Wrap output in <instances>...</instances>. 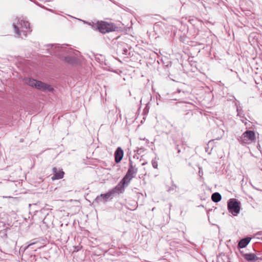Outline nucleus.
<instances>
[{
    "instance_id": "obj_1",
    "label": "nucleus",
    "mask_w": 262,
    "mask_h": 262,
    "mask_svg": "<svg viewBox=\"0 0 262 262\" xmlns=\"http://www.w3.org/2000/svg\"><path fill=\"white\" fill-rule=\"evenodd\" d=\"M25 83L32 87L35 88L42 91L52 92L53 91V88L51 85L33 79H26Z\"/></svg>"
},
{
    "instance_id": "obj_2",
    "label": "nucleus",
    "mask_w": 262,
    "mask_h": 262,
    "mask_svg": "<svg viewBox=\"0 0 262 262\" xmlns=\"http://www.w3.org/2000/svg\"><path fill=\"white\" fill-rule=\"evenodd\" d=\"M13 26L15 33L18 36L21 35V32H23L24 35L26 36L27 33L30 31L29 23L24 20H21L20 21L19 19L16 20V22L13 23Z\"/></svg>"
},
{
    "instance_id": "obj_3",
    "label": "nucleus",
    "mask_w": 262,
    "mask_h": 262,
    "mask_svg": "<svg viewBox=\"0 0 262 262\" xmlns=\"http://www.w3.org/2000/svg\"><path fill=\"white\" fill-rule=\"evenodd\" d=\"M240 203L234 199H230L228 203V209L233 215H237L240 211Z\"/></svg>"
},
{
    "instance_id": "obj_4",
    "label": "nucleus",
    "mask_w": 262,
    "mask_h": 262,
    "mask_svg": "<svg viewBox=\"0 0 262 262\" xmlns=\"http://www.w3.org/2000/svg\"><path fill=\"white\" fill-rule=\"evenodd\" d=\"M98 29L102 33H105L108 32L113 31L116 27L113 24H109L104 21H101L98 23Z\"/></svg>"
},
{
    "instance_id": "obj_5",
    "label": "nucleus",
    "mask_w": 262,
    "mask_h": 262,
    "mask_svg": "<svg viewBox=\"0 0 262 262\" xmlns=\"http://www.w3.org/2000/svg\"><path fill=\"white\" fill-rule=\"evenodd\" d=\"M255 139V133L252 130H247L241 137V142L243 143H248L253 141Z\"/></svg>"
},
{
    "instance_id": "obj_6",
    "label": "nucleus",
    "mask_w": 262,
    "mask_h": 262,
    "mask_svg": "<svg viewBox=\"0 0 262 262\" xmlns=\"http://www.w3.org/2000/svg\"><path fill=\"white\" fill-rule=\"evenodd\" d=\"M114 192L113 190L110 191L106 193L105 194H101L100 195L98 196L95 199V201L97 203H99L102 200H103L104 201L107 200L109 198H110L113 193Z\"/></svg>"
},
{
    "instance_id": "obj_7",
    "label": "nucleus",
    "mask_w": 262,
    "mask_h": 262,
    "mask_svg": "<svg viewBox=\"0 0 262 262\" xmlns=\"http://www.w3.org/2000/svg\"><path fill=\"white\" fill-rule=\"evenodd\" d=\"M115 161L119 163L122 159L123 156V151L121 147H118L115 153Z\"/></svg>"
},
{
    "instance_id": "obj_8",
    "label": "nucleus",
    "mask_w": 262,
    "mask_h": 262,
    "mask_svg": "<svg viewBox=\"0 0 262 262\" xmlns=\"http://www.w3.org/2000/svg\"><path fill=\"white\" fill-rule=\"evenodd\" d=\"M53 170V171L55 172L54 176L52 178V179L53 180L56 179H60L63 178L64 172L62 171H57V170L56 168H54Z\"/></svg>"
},
{
    "instance_id": "obj_9",
    "label": "nucleus",
    "mask_w": 262,
    "mask_h": 262,
    "mask_svg": "<svg viewBox=\"0 0 262 262\" xmlns=\"http://www.w3.org/2000/svg\"><path fill=\"white\" fill-rule=\"evenodd\" d=\"M251 240V238L247 237L245 238H243L238 243V246L241 248H244L246 247V246L249 244Z\"/></svg>"
},
{
    "instance_id": "obj_10",
    "label": "nucleus",
    "mask_w": 262,
    "mask_h": 262,
    "mask_svg": "<svg viewBox=\"0 0 262 262\" xmlns=\"http://www.w3.org/2000/svg\"><path fill=\"white\" fill-rule=\"evenodd\" d=\"M137 170L138 169L137 168L134 167L132 164H130L129 168L127 172V174H128V176L132 177V178H133L135 174L137 173Z\"/></svg>"
},
{
    "instance_id": "obj_11",
    "label": "nucleus",
    "mask_w": 262,
    "mask_h": 262,
    "mask_svg": "<svg viewBox=\"0 0 262 262\" xmlns=\"http://www.w3.org/2000/svg\"><path fill=\"white\" fill-rule=\"evenodd\" d=\"M132 179L133 178H132V177L128 176V174L126 173L125 177L122 180L121 183L123 186H124L125 185H127Z\"/></svg>"
},
{
    "instance_id": "obj_12",
    "label": "nucleus",
    "mask_w": 262,
    "mask_h": 262,
    "mask_svg": "<svg viewBox=\"0 0 262 262\" xmlns=\"http://www.w3.org/2000/svg\"><path fill=\"white\" fill-rule=\"evenodd\" d=\"M211 199L213 202H218L221 200V195L219 193L215 192L212 194Z\"/></svg>"
},
{
    "instance_id": "obj_13",
    "label": "nucleus",
    "mask_w": 262,
    "mask_h": 262,
    "mask_svg": "<svg viewBox=\"0 0 262 262\" xmlns=\"http://www.w3.org/2000/svg\"><path fill=\"white\" fill-rule=\"evenodd\" d=\"M255 257V256L253 254H248L245 255V258L249 261L254 260Z\"/></svg>"
},
{
    "instance_id": "obj_14",
    "label": "nucleus",
    "mask_w": 262,
    "mask_h": 262,
    "mask_svg": "<svg viewBox=\"0 0 262 262\" xmlns=\"http://www.w3.org/2000/svg\"><path fill=\"white\" fill-rule=\"evenodd\" d=\"M151 163H152V165L154 167V168H158V163L155 160H152Z\"/></svg>"
},
{
    "instance_id": "obj_15",
    "label": "nucleus",
    "mask_w": 262,
    "mask_h": 262,
    "mask_svg": "<svg viewBox=\"0 0 262 262\" xmlns=\"http://www.w3.org/2000/svg\"><path fill=\"white\" fill-rule=\"evenodd\" d=\"M147 164V162L143 163L142 164V165H145V164Z\"/></svg>"
},
{
    "instance_id": "obj_16",
    "label": "nucleus",
    "mask_w": 262,
    "mask_h": 262,
    "mask_svg": "<svg viewBox=\"0 0 262 262\" xmlns=\"http://www.w3.org/2000/svg\"><path fill=\"white\" fill-rule=\"evenodd\" d=\"M33 244H31L30 245H28V247H30L31 246H32Z\"/></svg>"
}]
</instances>
